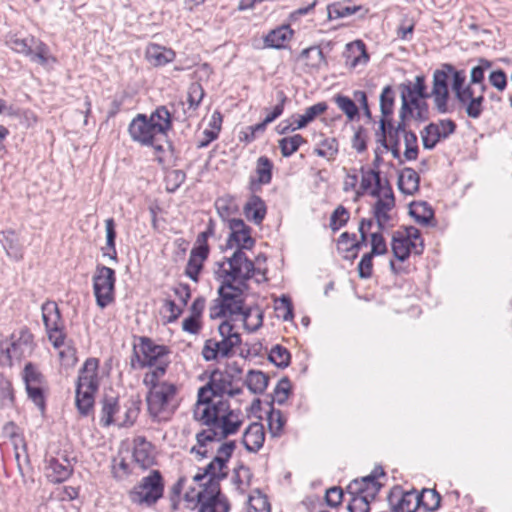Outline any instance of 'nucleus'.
<instances>
[{"label":"nucleus","mask_w":512,"mask_h":512,"mask_svg":"<svg viewBox=\"0 0 512 512\" xmlns=\"http://www.w3.org/2000/svg\"><path fill=\"white\" fill-rule=\"evenodd\" d=\"M271 363L279 368H286L290 364L291 354L285 347L275 345L268 356Z\"/></svg>","instance_id":"obj_49"},{"label":"nucleus","mask_w":512,"mask_h":512,"mask_svg":"<svg viewBox=\"0 0 512 512\" xmlns=\"http://www.w3.org/2000/svg\"><path fill=\"white\" fill-rule=\"evenodd\" d=\"M458 102L461 106L465 107L467 116L472 119H478L484 110V96L482 94L474 96L473 89L470 90V93L465 97V100Z\"/></svg>","instance_id":"obj_35"},{"label":"nucleus","mask_w":512,"mask_h":512,"mask_svg":"<svg viewBox=\"0 0 512 512\" xmlns=\"http://www.w3.org/2000/svg\"><path fill=\"white\" fill-rule=\"evenodd\" d=\"M456 128V123L451 119H442L438 123L428 124L421 131L423 147L427 150L434 149L441 139L448 138Z\"/></svg>","instance_id":"obj_13"},{"label":"nucleus","mask_w":512,"mask_h":512,"mask_svg":"<svg viewBox=\"0 0 512 512\" xmlns=\"http://www.w3.org/2000/svg\"><path fill=\"white\" fill-rule=\"evenodd\" d=\"M362 172V179L360 183V191H357V194H361L366 192L368 189L372 187V184L375 183V189L373 190L372 194L377 195L379 194V191L381 189V178H380V172L375 169H370L365 171L364 168L361 169Z\"/></svg>","instance_id":"obj_39"},{"label":"nucleus","mask_w":512,"mask_h":512,"mask_svg":"<svg viewBox=\"0 0 512 512\" xmlns=\"http://www.w3.org/2000/svg\"><path fill=\"white\" fill-rule=\"evenodd\" d=\"M23 380L25 382V387L44 386L45 384L43 374L32 363H27L25 365Z\"/></svg>","instance_id":"obj_50"},{"label":"nucleus","mask_w":512,"mask_h":512,"mask_svg":"<svg viewBox=\"0 0 512 512\" xmlns=\"http://www.w3.org/2000/svg\"><path fill=\"white\" fill-rule=\"evenodd\" d=\"M157 142L158 141H155L154 145H150L154 149L156 160L161 165L170 163L174 153L172 144L167 141V138L165 139L166 145Z\"/></svg>","instance_id":"obj_51"},{"label":"nucleus","mask_w":512,"mask_h":512,"mask_svg":"<svg viewBox=\"0 0 512 512\" xmlns=\"http://www.w3.org/2000/svg\"><path fill=\"white\" fill-rule=\"evenodd\" d=\"M235 448V441L223 442L218 447L216 456L212 461L202 472L193 476L195 482H200L205 477H209L204 484V488L196 494L199 505L198 512H229L230 503L227 497L221 493L220 481L228 476L227 463Z\"/></svg>","instance_id":"obj_2"},{"label":"nucleus","mask_w":512,"mask_h":512,"mask_svg":"<svg viewBox=\"0 0 512 512\" xmlns=\"http://www.w3.org/2000/svg\"><path fill=\"white\" fill-rule=\"evenodd\" d=\"M491 67V62L487 59H479V64L471 69L470 83L481 84V92L483 93L486 86L483 84L485 71Z\"/></svg>","instance_id":"obj_52"},{"label":"nucleus","mask_w":512,"mask_h":512,"mask_svg":"<svg viewBox=\"0 0 512 512\" xmlns=\"http://www.w3.org/2000/svg\"><path fill=\"white\" fill-rule=\"evenodd\" d=\"M306 140L300 134H295L290 137H283L278 141V145L283 157H290L299 147L305 143Z\"/></svg>","instance_id":"obj_42"},{"label":"nucleus","mask_w":512,"mask_h":512,"mask_svg":"<svg viewBox=\"0 0 512 512\" xmlns=\"http://www.w3.org/2000/svg\"><path fill=\"white\" fill-rule=\"evenodd\" d=\"M265 431L263 424L259 422L251 423L244 431L242 444L250 453H257L264 444Z\"/></svg>","instance_id":"obj_19"},{"label":"nucleus","mask_w":512,"mask_h":512,"mask_svg":"<svg viewBox=\"0 0 512 512\" xmlns=\"http://www.w3.org/2000/svg\"><path fill=\"white\" fill-rule=\"evenodd\" d=\"M394 203V198L389 197H383L377 200L374 207L377 224H381L382 221L389 220L388 211L392 209Z\"/></svg>","instance_id":"obj_54"},{"label":"nucleus","mask_w":512,"mask_h":512,"mask_svg":"<svg viewBox=\"0 0 512 512\" xmlns=\"http://www.w3.org/2000/svg\"><path fill=\"white\" fill-rule=\"evenodd\" d=\"M42 320L45 326L48 340L54 348L59 349L65 345V323L56 302L46 301L41 306Z\"/></svg>","instance_id":"obj_9"},{"label":"nucleus","mask_w":512,"mask_h":512,"mask_svg":"<svg viewBox=\"0 0 512 512\" xmlns=\"http://www.w3.org/2000/svg\"><path fill=\"white\" fill-rule=\"evenodd\" d=\"M388 251L385 239L380 233L371 234V251L369 254L372 256L383 255Z\"/></svg>","instance_id":"obj_64"},{"label":"nucleus","mask_w":512,"mask_h":512,"mask_svg":"<svg viewBox=\"0 0 512 512\" xmlns=\"http://www.w3.org/2000/svg\"><path fill=\"white\" fill-rule=\"evenodd\" d=\"M98 368L99 360L88 358L79 370L76 386L97 391L99 388Z\"/></svg>","instance_id":"obj_18"},{"label":"nucleus","mask_w":512,"mask_h":512,"mask_svg":"<svg viewBox=\"0 0 512 512\" xmlns=\"http://www.w3.org/2000/svg\"><path fill=\"white\" fill-rule=\"evenodd\" d=\"M209 248L208 245H198L194 247L185 268V274L192 281L197 282L199 273L203 267V261L208 257Z\"/></svg>","instance_id":"obj_23"},{"label":"nucleus","mask_w":512,"mask_h":512,"mask_svg":"<svg viewBox=\"0 0 512 512\" xmlns=\"http://www.w3.org/2000/svg\"><path fill=\"white\" fill-rule=\"evenodd\" d=\"M443 68L447 69L448 76H452V90L455 93L457 101L465 100L472 90L470 85L465 86L466 75L463 70H456L451 64H443Z\"/></svg>","instance_id":"obj_26"},{"label":"nucleus","mask_w":512,"mask_h":512,"mask_svg":"<svg viewBox=\"0 0 512 512\" xmlns=\"http://www.w3.org/2000/svg\"><path fill=\"white\" fill-rule=\"evenodd\" d=\"M178 388L175 384L166 381L161 382L155 388L148 391L146 401L148 412L153 420H168L178 407L176 395Z\"/></svg>","instance_id":"obj_5"},{"label":"nucleus","mask_w":512,"mask_h":512,"mask_svg":"<svg viewBox=\"0 0 512 512\" xmlns=\"http://www.w3.org/2000/svg\"><path fill=\"white\" fill-rule=\"evenodd\" d=\"M171 128L170 112L166 106H159L149 116L137 114L128 126V133L134 142L142 146L154 145L155 141L166 139Z\"/></svg>","instance_id":"obj_3"},{"label":"nucleus","mask_w":512,"mask_h":512,"mask_svg":"<svg viewBox=\"0 0 512 512\" xmlns=\"http://www.w3.org/2000/svg\"><path fill=\"white\" fill-rule=\"evenodd\" d=\"M232 229L230 233L226 246L230 249H235V251H243L244 249H252L255 240L250 235V227L249 226H229Z\"/></svg>","instance_id":"obj_20"},{"label":"nucleus","mask_w":512,"mask_h":512,"mask_svg":"<svg viewBox=\"0 0 512 512\" xmlns=\"http://www.w3.org/2000/svg\"><path fill=\"white\" fill-rule=\"evenodd\" d=\"M44 386H28L26 391L28 398L39 408L41 412L45 411Z\"/></svg>","instance_id":"obj_62"},{"label":"nucleus","mask_w":512,"mask_h":512,"mask_svg":"<svg viewBox=\"0 0 512 512\" xmlns=\"http://www.w3.org/2000/svg\"><path fill=\"white\" fill-rule=\"evenodd\" d=\"M395 92L391 86L387 85L383 88L380 95V111L381 119L393 120L392 115L394 111Z\"/></svg>","instance_id":"obj_38"},{"label":"nucleus","mask_w":512,"mask_h":512,"mask_svg":"<svg viewBox=\"0 0 512 512\" xmlns=\"http://www.w3.org/2000/svg\"><path fill=\"white\" fill-rule=\"evenodd\" d=\"M314 152L327 160H333L338 153V141L335 138H324Z\"/></svg>","instance_id":"obj_46"},{"label":"nucleus","mask_w":512,"mask_h":512,"mask_svg":"<svg viewBox=\"0 0 512 512\" xmlns=\"http://www.w3.org/2000/svg\"><path fill=\"white\" fill-rule=\"evenodd\" d=\"M97 391L76 386L75 404L82 416H88L94 406V395Z\"/></svg>","instance_id":"obj_34"},{"label":"nucleus","mask_w":512,"mask_h":512,"mask_svg":"<svg viewBox=\"0 0 512 512\" xmlns=\"http://www.w3.org/2000/svg\"><path fill=\"white\" fill-rule=\"evenodd\" d=\"M0 242L8 257L15 261L23 258L22 246L14 230L8 229L1 233Z\"/></svg>","instance_id":"obj_27"},{"label":"nucleus","mask_w":512,"mask_h":512,"mask_svg":"<svg viewBox=\"0 0 512 512\" xmlns=\"http://www.w3.org/2000/svg\"><path fill=\"white\" fill-rule=\"evenodd\" d=\"M418 497H421V507L427 511H436L440 507L441 495L435 489H423Z\"/></svg>","instance_id":"obj_48"},{"label":"nucleus","mask_w":512,"mask_h":512,"mask_svg":"<svg viewBox=\"0 0 512 512\" xmlns=\"http://www.w3.org/2000/svg\"><path fill=\"white\" fill-rule=\"evenodd\" d=\"M241 316L243 326L248 332L257 331L263 324V312L258 306L246 308Z\"/></svg>","instance_id":"obj_37"},{"label":"nucleus","mask_w":512,"mask_h":512,"mask_svg":"<svg viewBox=\"0 0 512 512\" xmlns=\"http://www.w3.org/2000/svg\"><path fill=\"white\" fill-rule=\"evenodd\" d=\"M371 226H358L360 232V240L357 239L356 234H349L344 232L340 235L337 241V251L346 260H353L357 257L358 251L362 245H366V229Z\"/></svg>","instance_id":"obj_17"},{"label":"nucleus","mask_w":512,"mask_h":512,"mask_svg":"<svg viewBox=\"0 0 512 512\" xmlns=\"http://www.w3.org/2000/svg\"><path fill=\"white\" fill-rule=\"evenodd\" d=\"M140 354L134 348V355L137 358L141 368L153 367L161 362H169L166 357L169 354V349L165 345H158L148 337H141L139 344Z\"/></svg>","instance_id":"obj_11"},{"label":"nucleus","mask_w":512,"mask_h":512,"mask_svg":"<svg viewBox=\"0 0 512 512\" xmlns=\"http://www.w3.org/2000/svg\"><path fill=\"white\" fill-rule=\"evenodd\" d=\"M384 474L382 468L374 469L371 474L352 480L346 487V491L350 495H363L375 499L382 488V484L378 482L377 478Z\"/></svg>","instance_id":"obj_15"},{"label":"nucleus","mask_w":512,"mask_h":512,"mask_svg":"<svg viewBox=\"0 0 512 512\" xmlns=\"http://www.w3.org/2000/svg\"><path fill=\"white\" fill-rule=\"evenodd\" d=\"M37 39L34 37H26V38H12L10 40V47L17 53H22L24 55H29L32 53V48H34V44Z\"/></svg>","instance_id":"obj_58"},{"label":"nucleus","mask_w":512,"mask_h":512,"mask_svg":"<svg viewBox=\"0 0 512 512\" xmlns=\"http://www.w3.org/2000/svg\"><path fill=\"white\" fill-rule=\"evenodd\" d=\"M300 57L306 59V65L312 69H320L322 65L327 64L323 51L318 46L303 49Z\"/></svg>","instance_id":"obj_40"},{"label":"nucleus","mask_w":512,"mask_h":512,"mask_svg":"<svg viewBox=\"0 0 512 512\" xmlns=\"http://www.w3.org/2000/svg\"><path fill=\"white\" fill-rule=\"evenodd\" d=\"M253 474L250 468L239 462L233 469L232 483L239 493L244 494L246 489L250 486Z\"/></svg>","instance_id":"obj_32"},{"label":"nucleus","mask_w":512,"mask_h":512,"mask_svg":"<svg viewBox=\"0 0 512 512\" xmlns=\"http://www.w3.org/2000/svg\"><path fill=\"white\" fill-rule=\"evenodd\" d=\"M275 310L277 316L282 318L284 321H288L293 318V306L290 298L287 296H282L276 301Z\"/></svg>","instance_id":"obj_61"},{"label":"nucleus","mask_w":512,"mask_h":512,"mask_svg":"<svg viewBox=\"0 0 512 512\" xmlns=\"http://www.w3.org/2000/svg\"><path fill=\"white\" fill-rule=\"evenodd\" d=\"M115 271L107 266H97L93 276V289L96 303L105 308L114 301Z\"/></svg>","instance_id":"obj_10"},{"label":"nucleus","mask_w":512,"mask_h":512,"mask_svg":"<svg viewBox=\"0 0 512 512\" xmlns=\"http://www.w3.org/2000/svg\"><path fill=\"white\" fill-rule=\"evenodd\" d=\"M73 472V464L67 457H63L62 461L52 457L48 461L47 477L53 483H60L67 480Z\"/></svg>","instance_id":"obj_22"},{"label":"nucleus","mask_w":512,"mask_h":512,"mask_svg":"<svg viewBox=\"0 0 512 512\" xmlns=\"http://www.w3.org/2000/svg\"><path fill=\"white\" fill-rule=\"evenodd\" d=\"M129 463L123 457H115L112 460V474L117 480H123L131 474Z\"/></svg>","instance_id":"obj_59"},{"label":"nucleus","mask_w":512,"mask_h":512,"mask_svg":"<svg viewBox=\"0 0 512 512\" xmlns=\"http://www.w3.org/2000/svg\"><path fill=\"white\" fill-rule=\"evenodd\" d=\"M229 268H225V263H221L217 272L222 282L234 284L239 282L240 285L246 286V282L250 280L255 273H261L259 268H255L254 262L251 261L243 251H234L232 256L227 258Z\"/></svg>","instance_id":"obj_7"},{"label":"nucleus","mask_w":512,"mask_h":512,"mask_svg":"<svg viewBox=\"0 0 512 512\" xmlns=\"http://www.w3.org/2000/svg\"><path fill=\"white\" fill-rule=\"evenodd\" d=\"M145 57L151 65L159 67L172 62L175 58V52L172 49L152 43L147 46Z\"/></svg>","instance_id":"obj_25"},{"label":"nucleus","mask_w":512,"mask_h":512,"mask_svg":"<svg viewBox=\"0 0 512 512\" xmlns=\"http://www.w3.org/2000/svg\"><path fill=\"white\" fill-rule=\"evenodd\" d=\"M273 163L267 156H261L256 163V183L258 185L269 184L272 180Z\"/></svg>","instance_id":"obj_41"},{"label":"nucleus","mask_w":512,"mask_h":512,"mask_svg":"<svg viewBox=\"0 0 512 512\" xmlns=\"http://www.w3.org/2000/svg\"><path fill=\"white\" fill-rule=\"evenodd\" d=\"M290 388V381L287 377H283L282 379H280L276 387L274 388V396L272 398V401L269 403L270 407L272 406L273 402H277L279 405L284 404L288 398Z\"/></svg>","instance_id":"obj_57"},{"label":"nucleus","mask_w":512,"mask_h":512,"mask_svg":"<svg viewBox=\"0 0 512 512\" xmlns=\"http://www.w3.org/2000/svg\"><path fill=\"white\" fill-rule=\"evenodd\" d=\"M292 34L293 32L289 26H280L270 31L264 37L265 46L274 49H282L285 47V43L291 39Z\"/></svg>","instance_id":"obj_29"},{"label":"nucleus","mask_w":512,"mask_h":512,"mask_svg":"<svg viewBox=\"0 0 512 512\" xmlns=\"http://www.w3.org/2000/svg\"><path fill=\"white\" fill-rule=\"evenodd\" d=\"M169 362H161L155 365V369L147 372L143 378V384L150 390L161 385L159 380L165 375Z\"/></svg>","instance_id":"obj_44"},{"label":"nucleus","mask_w":512,"mask_h":512,"mask_svg":"<svg viewBox=\"0 0 512 512\" xmlns=\"http://www.w3.org/2000/svg\"><path fill=\"white\" fill-rule=\"evenodd\" d=\"M388 502L393 512H416L421 507V497L416 490L402 492L394 488L388 495Z\"/></svg>","instance_id":"obj_16"},{"label":"nucleus","mask_w":512,"mask_h":512,"mask_svg":"<svg viewBox=\"0 0 512 512\" xmlns=\"http://www.w3.org/2000/svg\"><path fill=\"white\" fill-rule=\"evenodd\" d=\"M402 91H405L408 99H427L430 93L427 92L425 77L417 75L414 84L408 83L401 86Z\"/></svg>","instance_id":"obj_36"},{"label":"nucleus","mask_w":512,"mask_h":512,"mask_svg":"<svg viewBox=\"0 0 512 512\" xmlns=\"http://www.w3.org/2000/svg\"><path fill=\"white\" fill-rule=\"evenodd\" d=\"M164 494V479L159 470H152L129 492V500L136 505L153 507Z\"/></svg>","instance_id":"obj_6"},{"label":"nucleus","mask_w":512,"mask_h":512,"mask_svg":"<svg viewBox=\"0 0 512 512\" xmlns=\"http://www.w3.org/2000/svg\"><path fill=\"white\" fill-rule=\"evenodd\" d=\"M334 102L349 120H354L359 115L355 101L348 96L338 94L334 97Z\"/></svg>","instance_id":"obj_47"},{"label":"nucleus","mask_w":512,"mask_h":512,"mask_svg":"<svg viewBox=\"0 0 512 512\" xmlns=\"http://www.w3.org/2000/svg\"><path fill=\"white\" fill-rule=\"evenodd\" d=\"M449 76L447 69L443 67L433 73V86L430 97H433L435 109L440 114L451 113L452 109L448 106L449 100Z\"/></svg>","instance_id":"obj_12"},{"label":"nucleus","mask_w":512,"mask_h":512,"mask_svg":"<svg viewBox=\"0 0 512 512\" xmlns=\"http://www.w3.org/2000/svg\"><path fill=\"white\" fill-rule=\"evenodd\" d=\"M204 96V90L198 83H192L189 86L187 101L189 108L195 110Z\"/></svg>","instance_id":"obj_63"},{"label":"nucleus","mask_w":512,"mask_h":512,"mask_svg":"<svg viewBox=\"0 0 512 512\" xmlns=\"http://www.w3.org/2000/svg\"><path fill=\"white\" fill-rule=\"evenodd\" d=\"M352 498L347 506L349 512H370V503L374 499L363 495H351Z\"/></svg>","instance_id":"obj_60"},{"label":"nucleus","mask_w":512,"mask_h":512,"mask_svg":"<svg viewBox=\"0 0 512 512\" xmlns=\"http://www.w3.org/2000/svg\"><path fill=\"white\" fill-rule=\"evenodd\" d=\"M244 213L248 220L260 224L266 215V204L261 197L253 195L245 204Z\"/></svg>","instance_id":"obj_30"},{"label":"nucleus","mask_w":512,"mask_h":512,"mask_svg":"<svg viewBox=\"0 0 512 512\" xmlns=\"http://www.w3.org/2000/svg\"><path fill=\"white\" fill-rule=\"evenodd\" d=\"M233 374L227 371L214 370L206 385L198 390V399L193 417L207 429L200 431L198 440L223 441L235 435L243 425V415L239 409H231L228 400L223 395L231 387Z\"/></svg>","instance_id":"obj_1"},{"label":"nucleus","mask_w":512,"mask_h":512,"mask_svg":"<svg viewBox=\"0 0 512 512\" xmlns=\"http://www.w3.org/2000/svg\"><path fill=\"white\" fill-rule=\"evenodd\" d=\"M218 332L222 338H226L231 343L233 348L241 344V336L234 331V326L230 321H223L218 327Z\"/></svg>","instance_id":"obj_55"},{"label":"nucleus","mask_w":512,"mask_h":512,"mask_svg":"<svg viewBox=\"0 0 512 512\" xmlns=\"http://www.w3.org/2000/svg\"><path fill=\"white\" fill-rule=\"evenodd\" d=\"M227 316L242 315L244 307L243 290L241 287L228 282H222L218 289Z\"/></svg>","instance_id":"obj_14"},{"label":"nucleus","mask_w":512,"mask_h":512,"mask_svg":"<svg viewBox=\"0 0 512 512\" xmlns=\"http://www.w3.org/2000/svg\"><path fill=\"white\" fill-rule=\"evenodd\" d=\"M347 50L355 54L350 62V67L355 68L357 65L366 64L368 62L369 56L366 52L365 44L361 40L347 44Z\"/></svg>","instance_id":"obj_45"},{"label":"nucleus","mask_w":512,"mask_h":512,"mask_svg":"<svg viewBox=\"0 0 512 512\" xmlns=\"http://www.w3.org/2000/svg\"><path fill=\"white\" fill-rule=\"evenodd\" d=\"M360 9V6H348L342 3H335L328 7V16L330 19L344 18L355 14Z\"/></svg>","instance_id":"obj_56"},{"label":"nucleus","mask_w":512,"mask_h":512,"mask_svg":"<svg viewBox=\"0 0 512 512\" xmlns=\"http://www.w3.org/2000/svg\"><path fill=\"white\" fill-rule=\"evenodd\" d=\"M269 383V376L262 371L259 370H249L245 384L250 392L253 394H262Z\"/></svg>","instance_id":"obj_33"},{"label":"nucleus","mask_w":512,"mask_h":512,"mask_svg":"<svg viewBox=\"0 0 512 512\" xmlns=\"http://www.w3.org/2000/svg\"><path fill=\"white\" fill-rule=\"evenodd\" d=\"M409 214L418 224H429L434 218L432 207L425 201H414L409 205Z\"/></svg>","instance_id":"obj_31"},{"label":"nucleus","mask_w":512,"mask_h":512,"mask_svg":"<svg viewBox=\"0 0 512 512\" xmlns=\"http://www.w3.org/2000/svg\"><path fill=\"white\" fill-rule=\"evenodd\" d=\"M419 181L418 173L413 168L406 167L399 173L397 184L402 193L412 195L418 191Z\"/></svg>","instance_id":"obj_28"},{"label":"nucleus","mask_w":512,"mask_h":512,"mask_svg":"<svg viewBox=\"0 0 512 512\" xmlns=\"http://www.w3.org/2000/svg\"><path fill=\"white\" fill-rule=\"evenodd\" d=\"M401 132L394 129L393 120L380 119L379 129L376 132L377 142L385 149L388 145H400Z\"/></svg>","instance_id":"obj_24"},{"label":"nucleus","mask_w":512,"mask_h":512,"mask_svg":"<svg viewBox=\"0 0 512 512\" xmlns=\"http://www.w3.org/2000/svg\"><path fill=\"white\" fill-rule=\"evenodd\" d=\"M133 459L142 469H148L155 463L153 446L144 437L134 440Z\"/></svg>","instance_id":"obj_21"},{"label":"nucleus","mask_w":512,"mask_h":512,"mask_svg":"<svg viewBox=\"0 0 512 512\" xmlns=\"http://www.w3.org/2000/svg\"><path fill=\"white\" fill-rule=\"evenodd\" d=\"M267 422L271 436L279 437L282 434L286 422L282 412L280 410L274 409L273 406H271L267 415Z\"/></svg>","instance_id":"obj_43"},{"label":"nucleus","mask_w":512,"mask_h":512,"mask_svg":"<svg viewBox=\"0 0 512 512\" xmlns=\"http://www.w3.org/2000/svg\"><path fill=\"white\" fill-rule=\"evenodd\" d=\"M404 230L393 234L391 241L392 253L400 262L406 261L411 254L421 255L424 250V242L420 231L415 226H404Z\"/></svg>","instance_id":"obj_8"},{"label":"nucleus","mask_w":512,"mask_h":512,"mask_svg":"<svg viewBox=\"0 0 512 512\" xmlns=\"http://www.w3.org/2000/svg\"><path fill=\"white\" fill-rule=\"evenodd\" d=\"M404 143H405V151L404 158L407 161L416 160L419 153V148L417 144V136L413 131L406 132L404 135Z\"/></svg>","instance_id":"obj_53"},{"label":"nucleus","mask_w":512,"mask_h":512,"mask_svg":"<svg viewBox=\"0 0 512 512\" xmlns=\"http://www.w3.org/2000/svg\"><path fill=\"white\" fill-rule=\"evenodd\" d=\"M100 425L109 427L116 424L119 427H130L138 418L141 400L139 397H130L123 404L124 413L120 415L119 398L113 395H104L100 400Z\"/></svg>","instance_id":"obj_4"}]
</instances>
